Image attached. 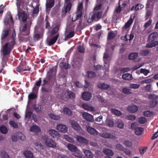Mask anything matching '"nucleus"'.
<instances>
[{"label": "nucleus", "instance_id": "f257e3e1", "mask_svg": "<svg viewBox=\"0 0 158 158\" xmlns=\"http://www.w3.org/2000/svg\"><path fill=\"white\" fill-rule=\"evenodd\" d=\"M16 44V39L13 36L11 37V40L5 44L2 48V52L3 56L9 55Z\"/></svg>", "mask_w": 158, "mask_h": 158}, {"label": "nucleus", "instance_id": "f03ea898", "mask_svg": "<svg viewBox=\"0 0 158 158\" xmlns=\"http://www.w3.org/2000/svg\"><path fill=\"white\" fill-rule=\"evenodd\" d=\"M158 36V34L157 32H153L150 34L148 36V41L149 43L147 44L146 47L151 48L154 47L158 44V42L155 41Z\"/></svg>", "mask_w": 158, "mask_h": 158}, {"label": "nucleus", "instance_id": "7ed1b4c3", "mask_svg": "<svg viewBox=\"0 0 158 158\" xmlns=\"http://www.w3.org/2000/svg\"><path fill=\"white\" fill-rule=\"evenodd\" d=\"M32 24V21L31 20L27 21L26 23L20 28L21 34L24 36H28L29 35L30 31L31 26Z\"/></svg>", "mask_w": 158, "mask_h": 158}, {"label": "nucleus", "instance_id": "20e7f679", "mask_svg": "<svg viewBox=\"0 0 158 158\" xmlns=\"http://www.w3.org/2000/svg\"><path fill=\"white\" fill-rule=\"evenodd\" d=\"M102 14L101 11H96L91 13L90 15L89 18L88 19L89 23H91L94 21H97L101 17Z\"/></svg>", "mask_w": 158, "mask_h": 158}, {"label": "nucleus", "instance_id": "39448f33", "mask_svg": "<svg viewBox=\"0 0 158 158\" xmlns=\"http://www.w3.org/2000/svg\"><path fill=\"white\" fill-rule=\"evenodd\" d=\"M148 98L150 99L148 102L149 106L150 108H154L158 103L156 99H158V96L154 94H150L148 96Z\"/></svg>", "mask_w": 158, "mask_h": 158}, {"label": "nucleus", "instance_id": "423d86ee", "mask_svg": "<svg viewBox=\"0 0 158 158\" xmlns=\"http://www.w3.org/2000/svg\"><path fill=\"white\" fill-rule=\"evenodd\" d=\"M45 144L47 146L53 148L56 147L57 143L53 139L47 138H45Z\"/></svg>", "mask_w": 158, "mask_h": 158}, {"label": "nucleus", "instance_id": "0eeeda50", "mask_svg": "<svg viewBox=\"0 0 158 158\" xmlns=\"http://www.w3.org/2000/svg\"><path fill=\"white\" fill-rule=\"evenodd\" d=\"M57 129L59 131L63 132H66L68 130V127L65 125L59 124L56 126Z\"/></svg>", "mask_w": 158, "mask_h": 158}, {"label": "nucleus", "instance_id": "6e6552de", "mask_svg": "<svg viewBox=\"0 0 158 158\" xmlns=\"http://www.w3.org/2000/svg\"><path fill=\"white\" fill-rule=\"evenodd\" d=\"M49 134L54 138H58L60 136L59 132L54 129L50 130L48 131Z\"/></svg>", "mask_w": 158, "mask_h": 158}, {"label": "nucleus", "instance_id": "1a4fd4ad", "mask_svg": "<svg viewBox=\"0 0 158 158\" xmlns=\"http://www.w3.org/2000/svg\"><path fill=\"white\" fill-rule=\"evenodd\" d=\"M87 130L89 133L94 136L97 135L98 133V132L96 129L90 126H89L87 127Z\"/></svg>", "mask_w": 158, "mask_h": 158}, {"label": "nucleus", "instance_id": "9d476101", "mask_svg": "<svg viewBox=\"0 0 158 158\" xmlns=\"http://www.w3.org/2000/svg\"><path fill=\"white\" fill-rule=\"evenodd\" d=\"M72 127L75 130L80 131L81 129V127L79 124L74 121H72L71 122Z\"/></svg>", "mask_w": 158, "mask_h": 158}, {"label": "nucleus", "instance_id": "9b49d317", "mask_svg": "<svg viewBox=\"0 0 158 158\" xmlns=\"http://www.w3.org/2000/svg\"><path fill=\"white\" fill-rule=\"evenodd\" d=\"M82 97L84 100L89 101L91 98L92 95L89 92H85L82 94Z\"/></svg>", "mask_w": 158, "mask_h": 158}, {"label": "nucleus", "instance_id": "f8f14e48", "mask_svg": "<svg viewBox=\"0 0 158 158\" xmlns=\"http://www.w3.org/2000/svg\"><path fill=\"white\" fill-rule=\"evenodd\" d=\"M138 56V53L137 52H133L130 54L128 56V58L130 60H134V61H138V59L136 58Z\"/></svg>", "mask_w": 158, "mask_h": 158}, {"label": "nucleus", "instance_id": "ddd939ff", "mask_svg": "<svg viewBox=\"0 0 158 158\" xmlns=\"http://www.w3.org/2000/svg\"><path fill=\"white\" fill-rule=\"evenodd\" d=\"M9 30L7 29H4L2 31L1 35V40H3L6 38L8 35Z\"/></svg>", "mask_w": 158, "mask_h": 158}, {"label": "nucleus", "instance_id": "4468645a", "mask_svg": "<svg viewBox=\"0 0 158 158\" xmlns=\"http://www.w3.org/2000/svg\"><path fill=\"white\" fill-rule=\"evenodd\" d=\"M77 140L78 142L83 144L86 145L88 143L87 140L81 136H77Z\"/></svg>", "mask_w": 158, "mask_h": 158}, {"label": "nucleus", "instance_id": "2eb2a0df", "mask_svg": "<svg viewBox=\"0 0 158 158\" xmlns=\"http://www.w3.org/2000/svg\"><path fill=\"white\" fill-rule=\"evenodd\" d=\"M82 16V12L77 11L75 14L73 15L72 20L73 21H75L77 19H80Z\"/></svg>", "mask_w": 158, "mask_h": 158}, {"label": "nucleus", "instance_id": "dca6fc26", "mask_svg": "<svg viewBox=\"0 0 158 158\" xmlns=\"http://www.w3.org/2000/svg\"><path fill=\"white\" fill-rule=\"evenodd\" d=\"M83 116L86 120L89 121L93 122L94 121V118L93 116L87 113H84L83 114Z\"/></svg>", "mask_w": 158, "mask_h": 158}, {"label": "nucleus", "instance_id": "f3484780", "mask_svg": "<svg viewBox=\"0 0 158 158\" xmlns=\"http://www.w3.org/2000/svg\"><path fill=\"white\" fill-rule=\"evenodd\" d=\"M59 36V34L58 33L55 36L53 37L48 42V45L51 46L54 44L56 42Z\"/></svg>", "mask_w": 158, "mask_h": 158}, {"label": "nucleus", "instance_id": "a211bd4d", "mask_svg": "<svg viewBox=\"0 0 158 158\" xmlns=\"http://www.w3.org/2000/svg\"><path fill=\"white\" fill-rule=\"evenodd\" d=\"M18 15L19 19L21 17L22 20L23 22H25L26 21L27 17V14L24 12L20 13L18 11Z\"/></svg>", "mask_w": 158, "mask_h": 158}, {"label": "nucleus", "instance_id": "6ab92c4d", "mask_svg": "<svg viewBox=\"0 0 158 158\" xmlns=\"http://www.w3.org/2000/svg\"><path fill=\"white\" fill-rule=\"evenodd\" d=\"M101 136L106 138H110L113 139L115 138L114 135L113 134H110L108 133H103L101 134Z\"/></svg>", "mask_w": 158, "mask_h": 158}, {"label": "nucleus", "instance_id": "aec40b11", "mask_svg": "<svg viewBox=\"0 0 158 158\" xmlns=\"http://www.w3.org/2000/svg\"><path fill=\"white\" fill-rule=\"evenodd\" d=\"M138 108L136 106L134 105H129L127 107V110L131 113H134L137 110Z\"/></svg>", "mask_w": 158, "mask_h": 158}, {"label": "nucleus", "instance_id": "412c9836", "mask_svg": "<svg viewBox=\"0 0 158 158\" xmlns=\"http://www.w3.org/2000/svg\"><path fill=\"white\" fill-rule=\"evenodd\" d=\"M30 131L31 132L37 133L40 132V127L37 125H33L31 126L30 128Z\"/></svg>", "mask_w": 158, "mask_h": 158}, {"label": "nucleus", "instance_id": "4be33fe9", "mask_svg": "<svg viewBox=\"0 0 158 158\" xmlns=\"http://www.w3.org/2000/svg\"><path fill=\"white\" fill-rule=\"evenodd\" d=\"M131 128L134 130L135 133L137 135H138V124L137 122L132 123L131 125Z\"/></svg>", "mask_w": 158, "mask_h": 158}, {"label": "nucleus", "instance_id": "5701e85b", "mask_svg": "<svg viewBox=\"0 0 158 158\" xmlns=\"http://www.w3.org/2000/svg\"><path fill=\"white\" fill-rule=\"evenodd\" d=\"M4 23L6 24H8L9 22L13 23L14 22L12 16L11 14H10L7 16V17L4 19Z\"/></svg>", "mask_w": 158, "mask_h": 158}, {"label": "nucleus", "instance_id": "b1692460", "mask_svg": "<svg viewBox=\"0 0 158 158\" xmlns=\"http://www.w3.org/2000/svg\"><path fill=\"white\" fill-rule=\"evenodd\" d=\"M82 106L84 109L88 111H94V108L93 107L90 106L89 105L85 103L83 104Z\"/></svg>", "mask_w": 158, "mask_h": 158}, {"label": "nucleus", "instance_id": "393cba45", "mask_svg": "<svg viewBox=\"0 0 158 158\" xmlns=\"http://www.w3.org/2000/svg\"><path fill=\"white\" fill-rule=\"evenodd\" d=\"M122 77L124 80H130L132 79L131 74L128 73L123 74Z\"/></svg>", "mask_w": 158, "mask_h": 158}, {"label": "nucleus", "instance_id": "a878e982", "mask_svg": "<svg viewBox=\"0 0 158 158\" xmlns=\"http://www.w3.org/2000/svg\"><path fill=\"white\" fill-rule=\"evenodd\" d=\"M67 147L69 150L71 152H75L77 150V147L74 145L70 143L68 144Z\"/></svg>", "mask_w": 158, "mask_h": 158}, {"label": "nucleus", "instance_id": "bb28decb", "mask_svg": "<svg viewBox=\"0 0 158 158\" xmlns=\"http://www.w3.org/2000/svg\"><path fill=\"white\" fill-rule=\"evenodd\" d=\"M83 152L85 156L88 158H93V156L92 152L89 150H83Z\"/></svg>", "mask_w": 158, "mask_h": 158}, {"label": "nucleus", "instance_id": "cd10ccee", "mask_svg": "<svg viewBox=\"0 0 158 158\" xmlns=\"http://www.w3.org/2000/svg\"><path fill=\"white\" fill-rule=\"evenodd\" d=\"M23 153L24 156L27 158H33V154L30 151H25Z\"/></svg>", "mask_w": 158, "mask_h": 158}, {"label": "nucleus", "instance_id": "c85d7f7f", "mask_svg": "<svg viewBox=\"0 0 158 158\" xmlns=\"http://www.w3.org/2000/svg\"><path fill=\"white\" fill-rule=\"evenodd\" d=\"M16 70L17 72L21 73L26 71H30L31 69H24L22 66L20 65L16 68Z\"/></svg>", "mask_w": 158, "mask_h": 158}, {"label": "nucleus", "instance_id": "c756f323", "mask_svg": "<svg viewBox=\"0 0 158 158\" xmlns=\"http://www.w3.org/2000/svg\"><path fill=\"white\" fill-rule=\"evenodd\" d=\"M66 6L64 9V12L65 13H67L70 10L72 6V3H65Z\"/></svg>", "mask_w": 158, "mask_h": 158}, {"label": "nucleus", "instance_id": "7c9ffc66", "mask_svg": "<svg viewBox=\"0 0 158 158\" xmlns=\"http://www.w3.org/2000/svg\"><path fill=\"white\" fill-rule=\"evenodd\" d=\"M98 86L99 88L105 89L109 88V85L105 83H99L98 84Z\"/></svg>", "mask_w": 158, "mask_h": 158}, {"label": "nucleus", "instance_id": "2f4dec72", "mask_svg": "<svg viewBox=\"0 0 158 158\" xmlns=\"http://www.w3.org/2000/svg\"><path fill=\"white\" fill-rule=\"evenodd\" d=\"M103 153L105 154L112 156L113 155L114 153L113 152L109 149H105L103 150Z\"/></svg>", "mask_w": 158, "mask_h": 158}, {"label": "nucleus", "instance_id": "473e14b6", "mask_svg": "<svg viewBox=\"0 0 158 158\" xmlns=\"http://www.w3.org/2000/svg\"><path fill=\"white\" fill-rule=\"evenodd\" d=\"M54 5V0H49L48 3H46V8H52Z\"/></svg>", "mask_w": 158, "mask_h": 158}, {"label": "nucleus", "instance_id": "72a5a7b5", "mask_svg": "<svg viewBox=\"0 0 158 158\" xmlns=\"http://www.w3.org/2000/svg\"><path fill=\"white\" fill-rule=\"evenodd\" d=\"M0 131L2 133L4 134H6L8 133L7 128L4 125H1L0 127Z\"/></svg>", "mask_w": 158, "mask_h": 158}, {"label": "nucleus", "instance_id": "f704fd0d", "mask_svg": "<svg viewBox=\"0 0 158 158\" xmlns=\"http://www.w3.org/2000/svg\"><path fill=\"white\" fill-rule=\"evenodd\" d=\"M59 30V26L58 25L56 26L51 31V35L52 36L54 35L57 33Z\"/></svg>", "mask_w": 158, "mask_h": 158}, {"label": "nucleus", "instance_id": "c9c22d12", "mask_svg": "<svg viewBox=\"0 0 158 158\" xmlns=\"http://www.w3.org/2000/svg\"><path fill=\"white\" fill-rule=\"evenodd\" d=\"M103 152L102 151L97 150L95 151V156L96 158H101L103 156Z\"/></svg>", "mask_w": 158, "mask_h": 158}, {"label": "nucleus", "instance_id": "e433bc0d", "mask_svg": "<svg viewBox=\"0 0 158 158\" xmlns=\"http://www.w3.org/2000/svg\"><path fill=\"white\" fill-rule=\"evenodd\" d=\"M148 149L146 147H143L139 148V152L141 156H143Z\"/></svg>", "mask_w": 158, "mask_h": 158}, {"label": "nucleus", "instance_id": "4c0bfd02", "mask_svg": "<svg viewBox=\"0 0 158 158\" xmlns=\"http://www.w3.org/2000/svg\"><path fill=\"white\" fill-rule=\"evenodd\" d=\"M63 112L64 114H68L69 115H71L72 112L67 107H64L63 109Z\"/></svg>", "mask_w": 158, "mask_h": 158}, {"label": "nucleus", "instance_id": "58836bf2", "mask_svg": "<svg viewBox=\"0 0 158 158\" xmlns=\"http://www.w3.org/2000/svg\"><path fill=\"white\" fill-rule=\"evenodd\" d=\"M132 18L130 19L125 24L124 27L125 28L127 29L129 28L133 22V20Z\"/></svg>", "mask_w": 158, "mask_h": 158}, {"label": "nucleus", "instance_id": "ea45409f", "mask_svg": "<svg viewBox=\"0 0 158 158\" xmlns=\"http://www.w3.org/2000/svg\"><path fill=\"white\" fill-rule=\"evenodd\" d=\"M9 123L11 127L17 129L18 127V125L17 123L14 121H10Z\"/></svg>", "mask_w": 158, "mask_h": 158}, {"label": "nucleus", "instance_id": "a19ab883", "mask_svg": "<svg viewBox=\"0 0 158 158\" xmlns=\"http://www.w3.org/2000/svg\"><path fill=\"white\" fill-rule=\"evenodd\" d=\"M64 138L66 140L69 142L73 143L74 142L73 138L72 137L69 136L68 135H64Z\"/></svg>", "mask_w": 158, "mask_h": 158}, {"label": "nucleus", "instance_id": "79ce46f5", "mask_svg": "<svg viewBox=\"0 0 158 158\" xmlns=\"http://www.w3.org/2000/svg\"><path fill=\"white\" fill-rule=\"evenodd\" d=\"M68 64L65 62H61L59 64L60 67L62 69H67L68 67Z\"/></svg>", "mask_w": 158, "mask_h": 158}, {"label": "nucleus", "instance_id": "37998d69", "mask_svg": "<svg viewBox=\"0 0 158 158\" xmlns=\"http://www.w3.org/2000/svg\"><path fill=\"white\" fill-rule=\"evenodd\" d=\"M115 36V34L114 32L112 31L109 32L108 34L107 39L110 40L113 39Z\"/></svg>", "mask_w": 158, "mask_h": 158}, {"label": "nucleus", "instance_id": "c03bdc74", "mask_svg": "<svg viewBox=\"0 0 158 158\" xmlns=\"http://www.w3.org/2000/svg\"><path fill=\"white\" fill-rule=\"evenodd\" d=\"M111 112L113 113V114L118 116H119L121 114V112L116 109H112L111 110Z\"/></svg>", "mask_w": 158, "mask_h": 158}, {"label": "nucleus", "instance_id": "a18cd8bd", "mask_svg": "<svg viewBox=\"0 0 158 158\" xmlns=\"http://www.w3.org/2000/svg\"><path fill=\"white\" fill-rule=\"evenodd\" d=\"M0 156L2 158H10L8 154L4 151H2L0 153Z\"/></svg>", "mask_w": 158, "mask_h": 158}, {"label": "nucleus", "instance_id": "49530a36", "mask_svg": "<svg viewBox=\"0 0 158 158\" xmlns=\"http://www.w3.org/2000/svg\"><path fill=\"white\" fill-rule=\"evenodd\" d=\"M122 91L123 93L125 94H129L131 93V90L126 87L123 89Z\"/></svg>", "mask_w": 158, "mask_h": 158}, {"label": "nucleus", "instance_id": "de8ad7c7", "mask_svg": "<svg viewBox=\"0 0 158 158\" xmlns=\"http://www.w3.org/2000/svg\"><path fill=\"white\" fill-rule=\"evenodd\" d=\"M49 116L50 118L55 120H58L60 118V117L59 116L56 115L52 114H49Z\"/></svg>", "mask_w": 158, "mask_h": 158}, {"label": "nucleus", "instance_id": "09e8293b", "mask_svg": "<svg viewBox=\"0 0 158 158\" xmlns=\"http://www.w3.org/2000/svg\"><path fill=\"white\" fill-rule=\"evenodd\" d=\"M147 121V119L144 117H141L139 118V123L143 124L145 123Z\"/></svg>", "mask_w": 158, "mask_h": 158}, {"label": "nucleus", "instance_id": "8fccbe9b", "mask_svg": "<svg viewBox=\"0 0 158 158\" xmlns=\"http://www.w3.org/2000/svg\"><path fill=\"white\" fill-rule=\"evenodd\" d=\"M106 123L108 126L110 127H112L114 126V123L112 120L109 119L107 120Z\"/></svg>", "mask_w": 158, "mask_h": 158}, {"label": "nucleus", "instance_id": "3c124183", "mask_svg": "<svg viewBox=\"0 0 158 158\" xmlns=\"http://www.w3.org/2000/svg\"><path fill=\"white\" fill-rule=\"evenodd\" d=\"M74 32L71 31L65 36V38L67 39L71 38L74 36Z\"/></svg>", "mask_w": 158, "mask_h": 158}, {"label": "nucleus", "instance_id": "603ef678", "mask_svg": "<svg viewBox=\"0 0 158 158\" xmlns=\"http://www.w3.org/2000/svg\"><path fill=\"white\" fill-rule=\"evenodd\" d=\"M149 53V51L148 49L143 50L140 53V55L143 56H147Z\"/></svg>", "mask_w": 158, "mask_h": 158}, {"label": "nucleus", "instance_id": "864d4df0", "mask_svg": "<svg viewBox=\"0 0 158 158\" xmlns=\"http://www.w3.org/2000/svg\"><path fill=\"white\" fill-rule=\"evenodd\" d=\"M88 77L89 78L94 77L96 76L95 73L93 71H89L88 72Z\"/></svg>", "mask_w": 158, "mask_h": 158}, {"label": "nucleus", "instance_id": "5fc2aeb1", "mask_svg": "<svg viewBox=\"0 0 158 158\" xmlns=\"http://www.w3.org/2000/svg\"><path fill=\"white\" fill-rule=\"evenodd\" d=\"M78 52L80 53H83L85 52V49L82 46H79L77 48Z\"/></svg>", "mask_w": 158, "mask_h": 158}, {"label": "nucleus", "instance_id": "6e6d98bb", "mask_svg": "<svg viewBox=\"0 0 158 158\" xmlns=\"http://www.w3.org/2000/svg\"><path fill=\"white\" fill-rule=\"evenodd\" d=\"M83 7V3L82 2H81L80 3H79L77 6V11L82 12Z\"/></svg>", "mask_w": 158, "mask_h": 158}, {"label": "nucleus", "instance_id": "4d7b16f0", "mask_svg": "<svg viewBox=\"0 0 158 158\" xmlns=\"http://www.w3.org/2000/svg\"><path fill=\"white\" fill-rule=\"evenodd\" d=\"M152 114V112L149 110L145 111L143 113V115L146 117H150Z\"/></svg>", "mask_w": 158, "mask_h": 158}, {"label": "nucleus", "instance_id": "13d9d810", "mask_svg": "<svg viewBox=\"0 0 158 158\" xmlns=\"http://www.w3.org/2000/svg\"><path fill=\"white\" fill-rule=\"evenodd\" d=\"M152 15V13L151 11L149 10H147L145 15L146 19H147L149 18Z\"/></svg>", "mask_w": 158, "mask_h": 158}, {"label": "nucleus", "instance_id": "bf43d9fd", "mask_svg": "<svg viewBox=\"0 0 158 158\" xmlns=\"http://www.w3.org/2000/svg\"><path fill=\"white\" fill-rule=\"evenodd\" d=\"M140 72L141 73H143L145 75H147L149 73V71L145 69H141Z\"/></svg>", "mask_w": 158, "mask_h": 158}, {"label": "nucleus", "instance_id": "052dcab7", "mask_svg": "<svg viewBox=\"0 0 158 158\" xmlns=\"http://www.w3.org/2000/svg\"><path fill=\"white\" fill-rule=\"evenodd\" d=\"M67 95L70 98H75L74 94L71 91L68 92Z\"/></svg>", "mask_w": 158, "mask_h": 158}, {"label": "nucleus", "instance_id": "680f3d73", "mask_svg": "<svg viewBox=\"0 0 158 158\" xmlns=\"http://www.w3.org/2000/svg\"><path fill=\"white\" fill-rule=\"evenodd\" d=\"M127 119L131 120H133L135 119V117L134 115L129 114L127 116Z\"/></svg>", "mask_w": 158, "mask_h": 158}, {"label": "nucleus", "instance_id": "e2e57ef3", "mask_svg": "<svg viewBox=\"0 0 158 158\" xmlns=\"http://www.w3.org/2000/svg\"><path fill=\"white\" fill-rule=\"evenodd\" d=\"M116 147L118 150L122 151L124 148L123 147L122 145L120 144H117L116 145Z\"/></svg>", "mask_w": 158, "mask_h": 158}, {"label": "nucleus", "instance_id": "0e129e2a", "mask_svg": "<svg viewBox=\"0 0 158 158\" xmlns=\"http://www.w3.org/2000/svg\"><path fill=\"white\" fill-rule=\"evenodd\" d=\"M122 151L126 154L128 155H130L131 153V152L129 149L125 148H124Z\"/></svg>", "mask_w": 158, "mask_h": 158}, {"label": "nucleus", "instance_id": "69168bd1", "mask_svg": "<svg viewBox=\"0 0 158 158\" xmlns=\"http://www.w3.org/2000/svg\"><path fill=\"white\" fill-rule=\"evenodd\" d=\"M36 98V96L35 94L33 93L30 94L28 96V98L29 99H33L35 98Z\"/></svg>", "mask_w": 158, "mask_h": 158}, {"label": "nucleus", "instance_id": "338daca9", "mask_svg": "<svg viewBox=\"0 0 158 158\" xmlns=\"http://www.w3.org/2000/svg\"><path fill=\"white\" fill-rule=\"evenodd\" d=\"M41 82V78H40L38 81H36L35 84V85L39 87L40 86Z\"/></svg>", "mask_w": 158, "mask_h": 158}, {"label": "nucleus", "instance_id": "774afa93", "mask_svg": "<svg viewBox=\"0 0 158 158\" xmlns=\"http://www.w3.org/2000/svg\"><path fill=\"white\" fill-rule=\"evenodd\" d=\"M32 112L31 111L27 112V111L25 112V118H30L32 115Z\"/></svg>", "mask_w": 158, "mask_h": 158}]
</instances>
